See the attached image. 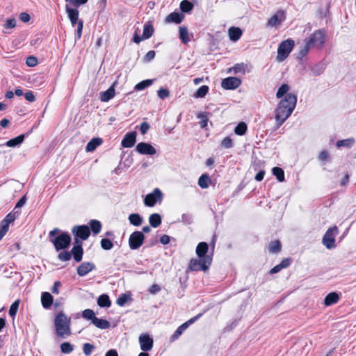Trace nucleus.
Masks as SVG:
<instances>
[{"label":"nucleus","instance_id":"1","mask_svg":"<svg viewBox=\"0 0 356 356\" xmlns=\"http://www.w3.org/2000/svg\"><path fill=\"white\" fill-rule=\"evenodd\" d=\"M74 236V245L71 251H61L58 254V259L62 261H70L73 256L75 261L80 262L83 259V249L81 240L85 241L90 235V229L87 225H75L72 229Z\"/></svg>","mask_w":356,"mask_h":356},{"label":"nucleus","instance_id":"2","mask_svg":"<svg viewBox=\"0 0 356 356\" xmlns=\"http://www.w3.org/2000/svg\"><path fill=\"white\" fill-rule=\"evenodd\" d=\"M297 102V97L293 93L287 94L279 102L275 109V120L277 127H280L291 115Z\"/></svg>","mask_w":356,"mask_h":356},{"label":"nucleus","instance_id":"3","mask_svg":"<svg viewBox=\"0 0 356 356\" xmlns=\"http://www.w3.org/2000/svg\"><path fill=\"white\" fill-rule=\"evenodd\" d=\"M66 2L65 12L70 22L73 26L77 24V30L76 33V38L79 40L82 35L83 28V22L79 19V12L78 8L86 3L88 0H65Z\"/></svg>","mask_w":356,"mask_h":356},{"label":"nucleus","instance_id":"4","mask_svg":"<svg viewBox=\"0 0 356 356\" xmlns=\"http://www.w3.org/2000/svg\"><path fill=\"white\" fill-rule=\"evenodd\" d=\"M325 31L318 29L304 40V45L300 49L298 56L303 58L307 55L312 48L321 49L325 42Z\"/></svg>","mask_w":356,"mask_h":356},{"label":"nucleus","instance_id":"5","mask_svg":"<svg viewBox=\"0 0 356 356\" xmlns=\"http://www.w3.org/2000/svg\"><path fill=\"white\" fill-rule=\"evenodd\" d=\"M60 232L58 228H54L49 233L50 242L54 245L56 251H65L71 244V237L67 232Z\"/></svg>","mask_w":356,"mask_h":356},{"label":"nucleus","instance_id":"6","mask_svg":"<svg viewBox=\"0 0 356 356\" xmlns=\"http://www.w3.org/2000/svg\"><path fill=\"white\" fill-rule=\"evenodd\" d=\"M56 334L61 338H66L71 334L70 318L64 313H58L54 319Z\"/></svg>","mask_w":356,"mask_h":356},{"label":"nucleus","instance_id":"7","mask_svg":"<svg viewBox=\"0 0 356 356\" xmlns=\"http://www.w3.org/2000/svg\"><path fill=\"white\" fill-rule=\"evenodd\" d=\"M212 263V257L207 256L204 258L192 259L189 261L188 270L191 271H204L209 270Z\"/></svg>","mask_w":356,"mask_h":356},{"label":"nucleus","instance_id":"8","mask_svg":"<svg viewBox=\"0 0 356 356\" xmlns=\"http://www.w3.org/2000/svg\"><path fill=\"white\" fill-rule=\"evenodd\" d=\"M295 42L292 39L285 40L279 44L277 48V54L276 59L279 62H282L289 56L292 51Z\"/></svg>","mask_w":356,"mask_h":356},{"label":"nucleus","instance_id":"9","mask_svg":"<svg viewBox=\"0 0 356 356\" xmlns=\"http://www.w3.org/2000/svg\"><path fill=\"white\" fill-rule=\"evenodd\" d=\"M339 234L337 226L330 227L324 234L322 243L327 249H332L335 247V237Z\"/></svg>","mask_w":356,"mask_h":356},{"label":"nucleus","instance_id":"10","mask_svg":"<svg viewBox=\"0 0 356 356\" xmlns=\"http://www.w3.org/2000/svg\"><path fill=\"white\" fill-rule=\"evenodd\" d=\"M145 235L142 232L135 231L129 238V246L131 250H138L144 243Z\"/></svg>","mask_w":356,"mask_h":356},{"label":"nucleus","instance_id":"11","mask_svg":"<svg viewBox=\"0 0 356 356\" xmlns=\"http://www.w3.org/2000/svg\"><path fill=\"white\" fill-rule=\"evenodd\" d=\"M162 200L163 193L159 188H156L152 193H149L145 196L144 203L146 206L152 207L157 202H161Z\"/></svg>","mask_w":356,"mask_h":356},{"label":"nucleus","instance_id":"12","mask_svg":"<svg viewBox=\"0 0 356 356\" xmlns=\"http://www.w3.org/2000/svg\"><path fill=\"white\" fill-rule=\"evenodd\" d=\"M81 316L86 320H91L92 323L99 328L106 329L110 327L108 321L97 318L95 313H81Z\"/></svg>","mask_w":356,"mask_h":356},{"label":"nucleus","instance_id":"13","mask_svg":"<svg viewBox=\"0 0 356 356\" xmlns=\"http://www.w3.org/2000/svg\"><path fill=\"white\" fill-rule=\"evenodd\" d=\"M201 316H202V314L200 313L199 314H197L195 317L191 318V319H189L186 322H185L183 324H181L179 327H178V328L176 330L175 333L172 335L171 340L172 341H175V340L177 339L182 334V333L191 325H192L193 323H195Z\"/></svg>","mask_w":356,"mask_h":356},{"label":"nucleus","instance_id":"14","mask_svg":"<svg viewBox=\"0 0 356 356\" xmlns=\"http://www.w3.org/2000/svg\"><path fill=\"white\" fill-rule=\"evenodd\" d=\"M241 84V79L236 76H229L223 79L221 82V86L225 90H234Z\"/></svg>","mask_w":356,"mask_h":356},{"label":"nucleus","instance_id":"15","mask_svg":"<svg viewBox=\"0 0 356 356\" xmlns=\"http://www.w3.org/2000/svg\"><path fill=\"white\" fill-rule=\"evenodd\" d=\"M140 349L144 352L149 351L153 348L154 341L149 334L144 333L140 335L138 338Z\"/></svg>","mask_w":356,"mask_h":356},{"label":"nucleus","instance_id":"16","mask_svg":"<svg viewBox=\"0 0 356 356\" xmlns=\"http://www.w3.org/2000/svg\"><path fill=\"white\" fill-rule=\"evenodd\" d=\"M285 18L284 11L279 10L268 20L267 25L271 27L276 26L285 20Z\"/></svg>","mask_w":356,"mask_h":356},{"label":"nucleus","instance_id":"17","mask_svg":"<svg viewBox=\"0 0 356 356\" xmlns=\"http://www.w3.org/2000/svg\"><path fill=\"white\" fill-rule=\"evenodd\" d=\"M95 269V265L94 263L85 261L81 264L76 268L77 274L80 277L86 275L88 273Z\"/></svg>","mask_w":356,"mask_h":356},{"label":"nucleus","instance_id":"18","mask_svg":"<svg viewBox=\"0 0 356 356\" xmlns=\"http://www.w3.org/2000/svg\"><path fill=\"white\" fill-rule=\"evenodd\" d=\"M136 150L141 154L153 155L156 154V149L152 145L143 142L139 143L136 145Z\"/></svg>","mask_w":356,"mask_h":356},{"label":"nucleus","instance_id":"19","mask_svg":"<svg viewBox=\"0 0 356 356\" xmlns=\"http://www.w3.org/2000/svg\"><path fill=\"white\" fill-rule=\"evenodd\" d=\"M136 133L135 131L127 134L122 139L121 145L123 147H132L136 143Z\"/></svg>","mask_w":356,"mask_h":356},{"label":"nucleus","instance_id":"20","mask_svg":"<svg viewBox=\"0 0 356 356\" xmlns=\"http://www.w3.org/2000/svg\"><path fill=\"white\" fill-rule=\"evenodd\" d=\"M184 17L185 16L183 13L172 12L165 17V22L167 24H180Z\"/></svg>","mask_w":356,"mask_h":356},{"label":"nucleus","instance_id":"21","mask_svg":"<svg viewBox=\"0 0 356 356\" xmlns=\"http://www.w3.org/2000/svg\"><path fill=\"white\" fill-rule=\"evenodd\" d=\"M292 263V259L291 258H284L282 260V261L275 266L273 268L269 270L270 274H275L279 273L282 269L286 268L290 266Z\"/></svg>","mask_w":356,"mask_h":356},{"label":"nucleus","instance_id":"22","mask_svg":"<svg viewBox=\"0 0 356 356\" xmlns=\"http://www.w3.org/2000/svg\"><path fill=\"white\" fill-rule=\"evenodd\" d=\"M242 34L243 31L239 27L232 26L228 29L229 38L233 42L238 40Z\"/></svg>","mask_w":356,"mask_h":356},{"label":"nucleus","instance_id":"23","mask_svg":"<svg viewBox=\"0 0 356 356\" xmlns=\"http://www.w3.org/2000/svg\"><path fill=\"white\" fill-rule=\"evenodd\" d=\"M339 300V295L337 292H332L328 293L325 299L324 304L326 306H330L336 304Z\"/></svg>","mask_w":356,"mask_h":356},{"label":"nucleus","instance_id":"24","mask_svg":"<svg viewBox=\"0 0 356 356\" xmlns=\"http://www.w3.org/2000/svg\"><path fill=\"white\" fill-rule=\"evenodd\" d=\"M209 250V245L206 242H200L196 247V254L200 258L207 257L206 254Z\"/></svg>","mask_w":356,"mask_h":356},{"label":"nucleus","instance_id":"25","mask_svg":"<svg viewBox=\"0 0 356 356\" xmlns=\"http://www.w3.org/2000/svg\"><path fill=\"white\" fill-rule=\"evenodd\" d=\"M115 89L113 86H111L106 91L101 92L100 100L103 102H107L115 96Z\"/></svg>","mask_w":356,"mask_h":356},{"label":"nucleus","instance_id":"26","mask_svg":"<svg viewBox=\"0 0 356 356\" xmlns=\"http://www.w3.org/2000/svg\"><path fill=\"white\" fill-rule=\"evenodd\" d=\"M41 302L44 309H49L53 303V296L49 292H44L41 296Z\"/></svg>","mask_w":356,"mask_h":356},{"label":"nucleus","instance_id":"27","mask_svg":"<svg viewBox=\"0 0 356 356\" xmlns=\"http://www.w3.org/2000/svg\"><path fill=\"white\" fill-rule=\"evenodd\" d=\"M211 183V179L208 174H202L198 179V185L201 188H207Z\"/></svg>","mask_w":356,"mask_h":356},{"label":"nucleus","instance_id":"28","mask_svg":"<svg viewBox=\"0 0 356 356\" xmlns=\"http://www.w3.org/2000/svg\"><path fill=\"white\" fill-rule=\"evenodd\" d=\"M179 38L184 44H187L191 41V38L186 26H180L179 29Z\"/></svg>","mask_w":356,"mask_h":356},{"label":"nucleus","instance_id":"29","mask_svg":"<svg viewBox=\"0 0 356 356\" xmlns=\"http://www.w3.org/2000/svg\"><path fill=\"white\" fill-rule=\"evenodd\" d=\"M102 143V140L100 138H93L87 144L86 150L87 152L94 151L99 145Z\"/></svg>","mask_w":356,"mask_h":356},{"label":"nucleus","instance_id":"30","mask_svg":"<svg viewBox=\"0 0 356 356\" xmlns=\"http://www.w3.org/2000/svg\"><path fill=\"white\" fill-rule=\"evenodd\" d=\"M90 229L92 232L95 235L98 234L102 229V223L97 220H91L89 222Z\"/></svg>","mask_w":356,"mask_h":356},{"label":"nucleus","instance_id":"31","mask_svg":"<svg viewBox=\"0 0 356 356\" xmlns=\"http://www.w3.org/2000/svg\"><path fill=\"white\" fill-rule=\"evenodd\" d=\"M282 250V244L279 240L271 241L268 245L270 253H278Z\"/></svg>","mask_w":356,"mask_h":356},{"label":"nucleus","instance_id":"32","mask_svg":"<svg viewBox=\"0 0 356 356\" xmlns=\"http://www.w3.org/2000/svg\"><path fill=\"white\" fill-rule=\"evenodd\" d=\"M149 222L152 227H158L161 224V217L158 213L151 214L149 217Z\"/></svg>","mask_w":356,"mask_h":356},{"label":"nucleus","instance_id":"33","mask_svg":"<svg viewBox=\"0 0 356 356\" xmlns=\"http://www.w3.org/2000/svg\"><path fill=\"white\" fill-rule=\"evenodd\" d=\"M24 137H25L24 134H21L14 138H12L10 140H8L6 142V145L8 147H15V146L23 143V141L24 140Z\"/></svg>","mask_w":356,"mask_h":356},{"label":"nucleus","instance_id":"34","mask_svg":"<svg viewBox=\"0 0 356 356\" xmlns=\"http://www.w3.org/2000/svg\"><path fill=\"white\" fill-rule=\"evenodd\" d=\"M97 304L101 307H108L111 302L108 295L102 294L98 298Z\"/></svg>","mask_w":356,"mask_h":356},{"label":"nucleus","instance_id":"35","mask_svg":"<svg viewBox=\"0 0 356 356\" xmlns=\"http://www.w3.org/2000/svg\"><path fill=\"white\" fill-rule=\"evenodd\" d=\"M154 31V27L151 24H145L143 27V38L148 39L152 37Z\"/></svg>","mask_w":356,"mask_h":356},{"label":"nucleus","instance_id":"36","mask_svg":"<svg viewBox=\"0 0 356 356\" xmlns=\"http://www.w3.org/2000/svg\"><path fill=\"white\" fill-rule=\"evenodd\" d=\"M130 223L134 226H140L142 224L143 219L138 213H131L129 216Z\"/></svg>","mask_w":356,"mask_h":356},{"label":"nucleus","instance_id":"37","mask_svg":"<svg viewBox=\"0 0 356 356\" xmlns=\"http://www.w3.org/2000/svg\"><path fill=\"white\" fill-rule=\"evenodd\" d=\"M355 142V140L354 138H347V139H343V140H339L337 142L336 146L338 148H340L341 147H350L354 145Z\"/></svg>","mask_w":356,"mask_h":356},{"label":"nucleus","instance_id":"38","mask_svg":"<svg viewBox=\"0 0 356 356\" xmlns=\"http://www.w3.org/2000/svg\"><path fill=\"white\" fill-rule=\"evenodd\" d=\"M290 89V87L286 83H283L278 89L276 93V97L278 99L282 98V97H285L287 94H289L288 92Z\"/></svg>","mask_w":356,"mask_h":356},{"label":"nucleus","instance_id":"39","mask_svg":"<svg viewBox=\"0 0 356 356\" xmlns=\"http://www.w3.org/2000/svg\"><path fill=\"white\" fill-rule=\"evenodd\" d=\"M272 172L273 175L276 177L277 180L280 182H282L284 181V170L280 168V167H274L272 169Z\"/></svg>","mask_w":356,"mask_h":356},{"label":"nucleus","instance_id":"40","mask_svg":"<svg viewBox=\"0 0 356 356\" xmlns=\"http://www.w3.org/2000/svg\"><path fill=\"white\" fill-rule=\"evenodd\" d=\"M179 7L181 12L188 13L193 8V4L188 0H183L181 1Z\"/></svg>","mask_w":356,"mask_h":356},{"label":"nucleus","instance_id":"41","mask_svg":"<svg viewBox=\"0 0 356 356\" xmlns=\"http://www.w3.org/2000/svg\"><path fill=\"white\" fill-rule=\"evenodd\" d=\"M247 129V124L243 122H241L235 127L234 132L236 135L243 136L246 133Z\"/></svg>","mask_w":356,"mask_h":356},{"label":"nucleus","instance_id":"42","mask_svg":"<svg viewBox=\"0 0 356 356\" xmlns=\"http://www.w3.org/2000/svg\"><path fill=\"white\" fill-rule=\"evenodd\" d=\"M152 83H153V80L146 79V80L142 81L139 82L138 83H137L135 86L134 89L138 91L143 90L145 88L150 86Z\"/></svg>","mask_w":356,"mask_h":356},{"label":"nucleus","instance_id":"43","mask_svg":"<svg viewBox=\"0 0 356 356\" xmlns=\"http://www.w3.org/2000/svg\"><path fill=\"white\" fill-rule=\"evenodd\" d=\"M209 92V87L206 85L200 86L195 93L194 94V97L196 98H202L206 96V95Z\"/></svg>","mask_w":356,"mask_h":356},{"label":"nucleus","instance_id":"44","mask_svg":"<svg viewBox=\"0 0 356 356\" xmlns=\"http://www.w3.org/2000/svg\"><path fill=\"white\" fill-rule=\"evenodd\" d=\"M129 300H131V296L126 293H122L117 298L116 303L120 306H124Z\"/></svg>","mask_w":356,"mask_h":356},{"label":"nucleus","instance_id":"45","mask_svg":"<svg viewBox=\"0 0 356 356\" xmlns=\"http://www.w3.org/2000/svg\"><path fill=\"white\" fill-rule=\"evenodd\" d=\"M232 70L235 74L239 73L245 74L246 70V65L243 63H236L234 67H232Z\"/></svg>","mask_w":356,"mask_h":356},{"label":"nucleus","instance_id":"46","mask_svg":"<svg viewBox=\"0 0 356 356\" xmlns=\"http://www.w3.org/2000/svg\"><path fill=\"white\" fill-rule=\"evenodd\" d=\"M100 244L102 248L105 250H109L113 247V242L108 238H102L101 240Z\"/></svg>","mask_w":356,"mask_h":356},{"label":"nucleus","instance_id":"47","mask_svg":"<svg viewBox=\"0 0 356 356\" xmlns=\"http://www.w3.org/2000/svg\"><path fill=\"white\" fill-rule=\"evenodd\" d=\"M60 350L63 353L68 354L73 351L74 347L69 342H64L60 345Z\"/></svg>","mask_w":356,"mask_h":356},{"label":"nucleus","instance_id":"48","mask_svg":"<svg viewBox=\"0 0 356 356\" xmlns=\"http://www.w3.org/2000/svg\"><path fill=\"white\" fill-rule=\"evenodd\" d=\"M318 158L321 161L326 162L330 160V155L327 150L324 149L320 152Z\"/></svg>","mask_w":356,"mask_h":356},{"label":"nucleus","instance_id":"49","mask_svg":"<svg viewBox=\"0 0 356 356\" xmlns=\"http://www.w3.org/2000/svg\"><path fill=\"white\" fill-rule=\"evenodd\" d=\"M197 118L201 119V120L199 122L200 127L205 128L207 126L209 121L207 116L203 113H200L197 115Z\"/></svg>","mask_w":356,"mask_h":356},{"label":"nucleus","instance_id":"50","mask_svg":"<svg viewBox=\"0 0 356 356\" xmlns=\"http://www.w3.org/2000/svg\"><path fill=\"white\" fill-rule=\"evenodd\" d=\"M95 346L89 343H86L83 345V350L86 355L88 356L90 355L92 350H94Z\"/></svg>","mask_w":356,"mask_h":356},{"label":"nucleus","instance_id":"51","mask_svg":"<svg viewBox=\"0 0 356 356\" xmlns=\"http://www.w3.org/2000/svg\"><path fill=\"white\" fill-rule=\"evenodd\" d=\"M221 145L227 149L231 148L233 145L232 139L229 136L225 137L221 141Z\"/></svg>","mask_w":356,"mask_h":356},{"label":"nucleus","instance_id":"52","mask_svg":"<svg viewBox=\"0 0 356 356\" xmlns=\"http://www.w3.org/2000/svg\"><path fill=\"white\" fill-rule=\"evenodd\" d=\"M26 64L29 67H34L38 64V59L33 56H30L26 58Z\"/></svg>","mask_w":356,"mask_h":356},{"label":"nucleus","instance_id":"53","mask_svg":"<svg viewBox=\"0 0 356 356\" xmlns=\"http://www.w3.org/2000/svg\"><path fill=\"white\" fill-rule=\"evenodd\" d=\"M158 96L159 98L164 99L170 96V92L167 89L160 88L158 92Z\"/></svg>","mask_w":356,"mask_h":356},{"label":"nucleus","instance_id":"54","mask_svg":"<svg viewBox=\"0 0 356 356\" xmlns=\"http://www.w3.org/2000/svg\"><path fill=\"white\" fill-rule=\"evenodd\" d=\"M16 26V20L15 18L8 19L4 24L5 29H13Z\"/></svg>","mask_w":356,"mask_h":356},{"label":"nucleus","instance_id":"55","mask_svg":"<svg viewBox=\"0 0 356 356\" xmlns=\"http://www.w3.org/2000/svg\"><path fill=\"white\" fill-rule=\"evenodd\" d=\"M149 124L146 122H142L140 124V133L142 134H147V132L148 131V130L149 129Z\"/></svg>","mask_w":356,"mask_h":356},{"label":"nucleus","instance_id":"56","mask_svg":"<svg viewBox=\"0 0 356 356\" xmlns=\"http://www.w3.org/2000/svg\"><path fill=\"white\" fill-rule=\"evenodd\" d=\"M16 219L15 213H9L3 219L4 221L8 222V224L13 222Z\"/></svg>","mask_w":356,"mask_h":356},{"label":"nucleus","instance_id":"57","mask_svg":"<svg viewBox=\"0 0 356 356\" xmlns=\"http://www.w3.org/2000/svg\"><path fill=\"white\" fill-rule=\"evenodd\" d=\"M24 97L26 101L33 102L35 100V97L32 91H28L24 94Z\"/></svg>","mask_w":356,"mask_h":356},{"label":"nucleus","instance_id":"58","mask_svg":"<svg viewBox=\"0 0 356 356\" xmlns=\"http://www.w3.org/2000/svg\"><path fill=\"white\" fill-rule=\"evenodd\" d=\"M155 51L154 50L149 51L144 57V60L147 62L152 60L155 57Z\"/></svg>","mask_w":356,"mask_h":356},{"label":"nucleus","instance_id":"59","mask_svg":"<svg viewBox=\"0 0 356 356\" xmlns=\"http://www.w3.org/2000/svg\"><path fill=\"white\" fill-rule=\"evenodd\" d=\"M161 291V287L159 286V285L156 284H152L148 291L151 293V294H156L158 292H159Z\"/></svg>","mask_w":356,"mask_h":356},{"label":"nucleus","instance_id":"60","mask_svg":"<svg viewBox=\"0 0 356 356\" xmlns=\"http://www.w3.org/2000/svg\"><path fill=\"white\" fill-rule=\"evenodd\" d=\"M9 228V224L4 221L3 220L1 221V225H0V232L3 233L5 235L6 232H8Z\"/></svg>","mask_w":356,"mask_h":356},{"label":"nucleus","instance_id":"61","mask_svg":"<svg viewBox=\"0 0 356 356\" xmlns=\"http://www.w3.org/2000/svg\"><path fill=\"white\" fill-rule=\"evenodd\" d=\"M20 300H16L10 306L8 312H17Z\"/></svg>","mask_w":356,"mask_h":356},{"label":"nucleus","instance_id":"62","mask_svg":"<svg viewBox=\"0 0 356 356\" xmlns=\"http://www.w3.org/2000/svg\"><path fill=\"white\" fill-rule=\"evenodd\" d=\"M265 175V170H259L255 175L254 179L257 181H261L263 180Z\"/></svg>","mask_w":356,"mask_h":356},{"label":"nucleus","instance_id":"63","mask_svg":"<svg viewBox=\"0 0 356 356\" xmlns=\"http://www.w3.org/2000/svg\"><path fill=\"white\" fill-rule=\"evenodd\" d=\"M19 19L23 22H28L30 21L31 19V17L30 15L26 13H22L19 15Z\"/></svg>","mask_w":356,"mask_h":356},{"label":"nucleus","instance_id":"64","mask_svg":"<svg viewBox=\"0 0 356 356\" xmlns=\"http://www.w3.org/2000/svg\"><path fill=\"white\" fill-rule=\"evenodd\" d=\"M170 238L168 235L164 234V235L161 236L160 238V242L163 245H167L170 243Z\"/></svg>","mask_w":356,"mask_h":356}]
</instances>
